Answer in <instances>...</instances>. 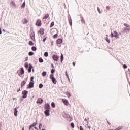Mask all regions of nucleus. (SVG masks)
Returning <instances> with one entry per match:
<instances>
[{
  "instance_id": "nucleus-1",
  "label": "nucleus",
  "mask_w": 130,
  "mask_h": 130,
  "mask_svg": "<svg viewBox=\"0 0 130 130\" xmlns=\"http://www.w3.org/2000/svg\"><path fill=\"white\" fill-rule=\"evenodd\" d=\"M50 78L52 80V82L54 84V85L56 84L57 81H56V79L54 77L53 74H50Z\"/></svg>"
},
{
  "instance_id": "nucleus-2",
  "label": "nucleus",
  "mask_w": 130,
  "mask_h": 130,
  "mask_svg": "<svg viewBox=\"0 0 130 130\" xmlns=\"http://www.w3.org/2000/svg\"><path fill=\"white\" fill-rule=\"evenodd\" d=\"M130 31V27H124L122 29V33H128Z\"/></svg>"
},
{
  "instance_id": "nucleus-3",
  "label": "nucleus",
  "mask_w": 130,
  "mask_h": 130,
  "mask_svg": "<svg viewBox=\"0 0 130 130\" xmlns=\"http://www.w3.org/2000/svg\"><path fill=\"white\" fill-rule=\"evenodd\" d=\"M22 94L23 95L22 98H23L24 99H26V98H27V97L28 96L27 95V94H28V91L26 90H23L22 92Z\"/></svg>"
},
{
  "instance_id": "nucleus-4",
  "label": "nucleus",
  "mask_w": 130,
  "mask_h": 130,
  "mask_svg": "<svg viewBox=\"0 0 130 130\" xmlns=\"http://www.w3.org/2000/svg\"><path fill=\"white\" fill-rule=\"evenodd\" d=\"M34 87V82H29V84L27 85V89H31Z\"/></svg>"
},
{
  "instance_id": "nucleus-5",
  "label": "nucleus",
  "mask_w": 130,
  "mask_h": 130,
  "mask_svg": "<svg viewBox=\"0 0 130 130\" xmlns=\"http://www.w3.org/2000/svg\"><path fill=\"white\" fill-rule=\"evenodd\" d=\"M52 58L55 61H58V58H59V56H58L57 55H54L52 56Z\"/></svg>"
},
{
  "instance_id": "nucleus-6",
  "label": "nucleus",
  "mask_w": 130,
  "mask_h": 130,
  "mask_svg": "<svg viewBox=\"0 0 130 130\" xmlns=\"http://www.w3.org/2000/svg\"><path fill=\"white\" fill-rule=\"evenodd\" d=\"M45 115L46 116H49L50 115V110H46L44 111Z\"/></svg>"
},
{
  "instance_id": "nucleus-7",
  "label": "nucleus",
  "mask_w": 130,
  "mask_h": 130,
  "mask_svg": "<svg viewBox=\"0 0 130 130\" xmlns=\"http://www.w3.org/2000/svg\"><path fill=\"white\" fill-rule=\"evenodd\" d=\"M44 108L46 110H50V105L48 103H47L45 104Z\"/></svg>"
},
{
  "instance_id": "nucleus-8",
  "label": "nucleus",
  "mask_w": 130,
  "mask_h": 130,
  "mask_svg": "<svg viewBox=\"0 0 130 130\" xmlns=\"http://www.w3.org/2000/svg\"><path fill=\"white\" fill-rule=\"evenodd\" d=\"M42 102H43V99L42 98H39L37 101L38 104H42Z\"/></svg>"
},
{
  "instance_id": "nucleus-9",
  "label": "nucleus",
  "mask_w": 130,
  "mask_h": 130,
  "mask_svg": "<svg viewBox=\"0 0 130 130\" xmlns=\"http://www.w3.org/2000/svg\"><path fill=\"white\" fill-rule=\"evenodd\" d=\"M36 26H38V27H40L41 26V20L38 19L36 23Z\"/></svg>"
},
{
  "instance_id": "nucleus-10",
  "label": "nucleus",
  "mask_w": 130,
  "mask_h": 130,
  "mask_svg": "<svg viewBox=\"0 0 130 130\" xmlns=\"http://www.w3.org/2000/svg\"><path fill=\"white\" fill-rule=\"evenodd\" d=\"M32 69H33V66L32 64H29V66L28 69V73H31V72H32Z\"/></svg>"
},
{
  "instance_id": "nucleus-11",
  "label": "nucleus",
  "mask_w": 130,
  "mask_h": 130,
  "mask_svg": "<svg viewBox=\"0 0 130 130\" xmlns=\"http://www.w3.org/2000/svg\"><path fill=\"white\" fill-rule=\"evenodd\" d=\"M30 36L32 40H34V41L35 40V34L34 33V32H31Z\"/></svg>"
},
{
  "instance_id": "nucleus-12",
  "label": "nucleus",
  "mask_w": 130,
  "mask_h": 130,
  "mask_svg": "<svg viewBox=\"0 0 130 130\" xmlns=\"http://www.w3.org/2000/svg\"><path fill=\"white\" fill-rule=\"evenodd\" d=\"M57 44H61L62 43V39H58L56 41Z\"/></svg>"
},
{
  "instance_id": "nucleus-13",
  "label": "nucleus",
  "mask_w": 130,
  "mask_h": 130,
  "mask_svg": "<svg viewBox=\"0 0 130 130\" xmlns=\"http://www.w3.org/2000/svg\"><path fill=\"white\" fill-rule=\"evenodd\" d=\"M24 74H25V71L24 70V68L22 67L21 68L20 74L22 76V75H24Z\"/></svg>"
},
{
  "instance_id": "nucleus-14",
  "label": "nucleus",
  "mask_w": 130,
  "mask_h": 130,
  "mask_svg": "<svg viewBox=\"0 0 130 130\" xmlns=\"http://www.w3.org/2000/svg\"><path fill=\"white\" fill-rule=\"evenodd\" d=\"M39 33H40L41 35H43V34H44V29L41 28L40 30H39Z\"/></svg>"
},
{
  "instance_id": "nucleus-15",
  "label": "nucleus",
  "mask_w": 130,
  "mask_h": 130,
  "mask_svg": "<svg viewBox=\"0 0 130 130\" xmlns=\"http://www.w3.org/2000/svg\"><path fill=\"white\" fill-rule=\"evenodd\" d=\"M10 5L13 7V8H16L17 6L16 5V3L14 1L11 2Z\"/></svg>"
},
{
  "instance_id": "nucleus-16",
  "label": "nucleus",
  "mask_w": 130,
  "mask_h": 130,
  "mask_svg": "<svg viewBox=\"0 0 130 130\" xmlns=\"http://www.w3.org/2000/svg\"><path fill=\"white\" fill-rule=\"evenodd\" d=\"M14 115L15 116H17V113H18V110H17V108H15L14 109Z\"/></svg>"
},
{
  "instance_id": "nucleus-17",
  "label": "nucleus",
  "mask_w": 130,
  "mask_h": 130,
  "mask_svg": "<svg viewBox=\"0 0 130 130\" xmlns=\"http://www.w3.org/2000/svg\"><path fill=\"white\" fill-rule=\"evenodd\" d=\"M36 124H37V122H36V123H33L32 124H31L29 126V130H31V127H33V126H35V125H36Z\"/></svg>"
},
{
  "instance_id": "nucleus-18",
  "label": "nucleus",
  "mask_w": 130,
  "mask_h": 130,
  "mask_svg": "<svg viewBox=\"0 0 130 130\" xmlns=\"http://www.w3.org/2000/svg\"><path fill=\"white\" fill-rule=\"evenodd\" d=\"M81 23L82 24H86V21H85V19H84V17H81Z\"/></svg>"
},
{
  "instance_id": "nucleus-19",
  "label": "nucleus",
  "mask_w": 130,
  "mask_h": 130,
  "mask_svg": "<svg viewBox=\"0 0 130 130\" xmlns=\"http://www.w3.org/2000/svg\"><path fill=\"white\" fill-rule=\"evenodd\" d=\"M63 101V103H64V104L65 105H68V104H69V101H68L67 100H62Z\"/></svg>"
},
{
  "instance_id": "nucleus-20",
  "label": "nucleus",
  "mask_w": 130,
  "mask_h": 130,
  "mask_svg": "<svg viewBox=\"0 0 130 130\" xmlns=\"http://www.w3.org/2000/svg\"><path fill=\"white\" fill-rule=\"evenodd\" d=\"M114 37H115L116 38H118V33L117 32V31H114Z\"/></svg>"
},
{
  "instance_id": "nucleus-21",
  "label": "nucleus",
  "mask_w": 130,
  "mask_h": 130,
  "mask_svg": "<svg viewBox=\"0 0 130 130\" xmlns=\"http://www.w3.org/2000/svg\"><path fill=\"white\" fill-rule=\"evenodd\" d=\"M62 61H63V54L61 53V63H62Z\"/></svg>"
},
{
  "instance_id": "nucleus-22",
  "label": "nucleus",
  "mask_w": 130,
  "mask_h": 130,
  "mask_svg": "<svg viewBox=\"0 0 130 130\" xmlns=\"http://www.w3.org/2000/svg\"><path fill=\"white\" fill-rule=\"evenodd\" d=\"M31 49L33 51H36V50H37V48L35 46H32Z\"/></svg>"
},
{
  "instance_id": "nucleus-23",
  "label": "nucleus",
  "mask_w": 130,
  "mask_h": 130,
  "mask_svg": "<svg viewBox=\"0 0 130 130\" xmlns=\"http://www.w3.org/2000/svg\"><path fill=\"white\" fill-rule=\"evenodd\" d=\"M48 17H49V14H47L45 15V16L43 18V19H47V18H48Z\"/></svg>"
},
{
  "instance_id": "nucleus-24",
  "label": "nucleus",
  "mask_w": 130,
  "mask_h": 130,
  "mask_svg": "<svg viewBox=\"0 0 130 130\" xmlns=\"http://www.w3.org/2000/svg\"><path fill=\"white\" fill-rule=\"evenodd\" d=\"M47 74V73L46 71H44L42 72L43 77H45V76H46Z\"/></svg>"
},
{
  "instance_id": "nucleus-25",
  "label": "nucleus",
  "mask_w": 130,
  "mask_h": 130,
  "mask_svg": "<svg viewBox=\"0 0 130 130\" xmlns=\"http://www.w3.org/2000/svg\"><path fill=\"white\" fill-rule=\"evenodd\" d=\"M39 61L40 62V63H42L43 62V59L42 58L40 57L39 58Z\"/></svg>"
},
{
  "instance_id": "nucleus-26",
  "label": "nucleus",
  "mask_w": 130,
  "mask_h": 130,
  "mask_svg": "<svg viewBox=\"0 0 130 130\" xmlns=\"http://www.w3.org/2000/svg\"><path fill=\"white\" fill-rule=\"evenodd\" d=\"M51 105L53 108L55 107V103H54V102H52Z\"/></svg>"
},
{
  "instance_id": "nucleus-27",
  "label": "nucleus",
  "mask_w": 130,
  "mask_h": 130,
  "mask_svg": "<svg viewBox=\"0 0 130 130\" xmlns=\"http://www.w3.org/2000/svg\"><path fill=\"white\" fill-rule=\"evenodd\" d=\"M106 10H107V11H108V12H109V11H110V6H107L106 7Z\"/></svg>"
},
{
  "instance_id": "nucleus-28",
  "label": "nucleus",
  "mask_w": 130,
  "mask_h": 130,
  "mask_svg": "<svg viewBox=\"0 0 130 130\" xmlns=\"http://www.w3.org/2000/svg\"><path fill=\"white\" fill-rule=\"evenodd\" d=\"M69 24L70 25L71 27H72V18L70 17V19H69Z\"/></svg>"
},
{
  "instance_id": "nucleus-29",
  "label": "nucleus",
  "mask_w": 130,
  "mask_h": 130,
  "mask_svg": "<svg viewBox=\"0 0 130 130\" xmlns=\"http://www.w3.org/2000/svg\"><path fill=\"white\" fill-rule=\"evenodd\" d=\"M34 54V52L30 51L28 53V55H29V56H32V55H33Z\"/></svg>"
},
{
  "instance_id": "nucleus-30",
  "label": "nucleus",
  "mask_w": 130,
  "mask_h": 130,
  "mask_svg": "<svg viewBox=\"0 0 130 130\" xmlns=\"http://www.w3.org/2000/svg\"><path fill=\"white\" fill-rule=\"evenodd\" d=\"M44 55L45 57H47L48 56V52H46L44 53Z\"/></svg>"
},
{
  "instance_id": "nucleus-31",
  "label": "nucleus",
  "mask_w": 130,
  "mask_h": 130,
  "mask_svg": "<svg viewBox=\"0 0 130 130\" xmlns=\"http://www.w3.org/2000/svg\"><path fill=\"white\" fill-rule=\"evenodd\" d=\"M25 84H26V82H25V81H23L21 82V87H23V86H25Z\"/></svg>"
},
{
  "instance_id": "nucleus-32",
  "label": "nucleus",
  "mask_w": 130,
  "mask_h": 130,
  "mask_svg": "<svg viewBox=\"0 0 130 130\" xmlns=\"http://www.w3.org/2000/svg\"><path fill=\"white\" fill-rule=\"evenodd\" d=\"M51 75H53V74L55 73V70H54V69H52L51 71Z\"/></svg>"
},
{
  "instance_id": "nucleus-33",
  "label": "nucleus",
  "mask_w": 130,
  "mask_h": 130,
  "mask_svg": "<svg viewBox=\"0 0 130 130\" xmlns=\"http://www.w3.org/2000/svg\"><path fill=\"white\" fill-rule=\"evenodd\" d=\"M25 6H26V2H24L21 5V8H25Z\"/></svg>"
},
{
  "instance_id": "nucleus-34",
  "label": "nucleus",
  "mask_w": 130,
  "mask_h": 130,
  "mask_svg": "<svg viewBox=\"0 0 130 130\" xmlns=\"http://www.w3.org/2000/svg\"><path fill=\"white\" fill-rule=\"evenodd\" d=\"M124 26H125L126 27V28H130V25L126 23H124Z\"/></svg>"
},
{
  "instance_id": "nucleus-35",
  "label": "nucleus",
  "mask_w": 130,
  "mask_h": 130,
  "mask_svg": "<svg viewBox=\"0 0 130 130\" xmlns=\"http://www.w3.org/2000/svg\"><path fill=\"white\" fill-rule=\"evenodd\" d=\"M34 77L32 76L31 78H30V82L31 83H34Z\"/></svg>"
},
{
  "instance_id": "nucleus-36",
  "label": "nucleus",
  "mask_w": 130,
  "mask_h": 130,
  "mask_svg": "<svg viewBox=\"0 0 130 130\" xmlns=\"http://www.w3.org/2000/svg\"><path fill=\"white\" fill-rule=\"evenodd\" d=\"M27 23H28V20H27L26 18H24L23 24H27Z\"/></svg>"
},
{
  "instance_id": "nucleus-37",
  "label": "nucleus",
  "mask_w": 130,
  "mask_h": 130,
  "mask_svg": "<svg viewBox=\"0 0 130 130\" xmlns=\"http://www.w3.org/2000/svg\"><path fill=\"white\" fill-rule=\"evenodd\" d=\"M25 68H27L29 67V64H28V62H25L24 64Z\"/></svg>"
},
{
  "instance_id": "nucleus-38",
  "label": "nucleus",
  "mask_w": 130,
  "mask_h": 130,
  "mask_svg": "<svg viewBox=\"0 0 130 130\" xmlns=\"http://www.w3.org/2000/svg\"><path fill=\"white\" fill-rule=\"evenodd\" d=\"M43 87V84H42V83L40 84L39 85V88H40V89H42V88Z\"/></svg>"
},
{
  "instance_id": "nucleus-39",
  "label": "nucleus",
  "mask_w": 130,
  "mask_h": 130,
  "mask_svg": "<svg viewBox=\"0 0 130 130\" xmlns=\"http://www.w3.org/2000/svg\"><path fill=\"white\" fill-rule=\"evenodd\" d=\"M106 41H107V42H108V43H110V40L108 39V37L106 38Z\"/></svg>"
},
{
  "instance_id": "nucleus-40",
  "label": "nucleus",
  "mask_w": 130,
  "mask_h": 130,
  "mask_svg": "<svg viewBox=\"0 0 130 130\" xmlns=\"http://www.w3.org/2000/svg\"><path fill=\"white\" fill-rule=\"evenodd\" d=\"M54 26V22H52L50 25V28L53 27Z\"/></svg>"
},
{
  "instance_id": "nucleus-41",
  "label": "nucleus",
  "mask_w": 130,
  "mask_h": 130,
  "mask_svg": "<svg viewBox=\"0 0 130 130\" xmlns=\"http://www.w3.org/2000/svg\"><path fill=\"white\" fill-rule=\"evenodd\" d=\"M57 36H58V35L57 34H56L53 36V38H54L55 39L57 38Z\"/></svg>"
},
{
  "instance_id": "nucleus-42",
  "label": "nucleus",
  "mask_w": 130,
  "mask_h": 130,
  "mask_svg": "<svg viewBox=\"0 0 130 130\" xmlns=\"http://www.w3.org/2000/svg\"><path fill=\"white\" fill-rule=\"evenodd\" d=\"M67 96H68L69 98H70V97H71V93H70L69 92H67Z\"/></svg>"
},
{
  "instance_id": "nucleus-43",
  "label": "nucleus",
  "mask_w": 130,
  "mask_h": 130,
  "mask_svg": "<svg viewBox=\"0 0 130 130\" xmlns=\"http://www.w3.org/2000/svg\"><path fill=\"white\" fill-rule=\"evenodd\" d=\"M71 125L72 127H73V128H74V127H75V124H74L73 122H72L71 123Z\"/></svg>"
},
{
  "instance_id": "nucleus-44",
  "label": "nucleus",
  "mask_w": 130,
  "mask_h": 130,
  "mask_svg": "<svg viewBox=\"0 0 130 130\" xmlns=\"http://www.w3.org/2000/svg\"><path fill=\"white\" fill-rule=\"evenodd\" d=\"M29 45H31V46L33 45H34L33 42L30 41L29 42Z\"/></svg>"
},
{
  "instance_id": "nucleus-45",
  "label": "nucleus",
  "mask_w": 130,
  "mask_h": 130,
  "mask_svg": "<svg viewBox=\"0 0 130 130\" xmlns=\"http://www.w3.org/2000/svg\"><path fill=\"white\" fill-rule=\"evenodd\" d=\"M98 12L99 14L101 13V11H100V9H99V7H97Z\"/></svg>"
},
{
  "instance_id": "nucleus-46",
  "label": "nucleus",
  "mask_w": 130,
  "mask_h": 130,
  "mask_svg": "<svg viewBox=\"0 0 130 130\" xmlns=\"http://www.w3.org/2000/svg\"><path fill=\"white\" fill-rule=\"evenodd\" d=\"M41 127H42V124L40 123L39 126V128H40V129H41Z\"/></svg>"
},
{
  "instance_id": "nucleus-47",
  "label": "nucleus",
  "mask_w": 130,
  "mask_h": 130,
  "mask_svg": "<svg viewBox=\"0 0 130 130\" xmlns=\"http://www.w3.org/2000/svg\"><path fill=\"white\" fill-rule=\"evenodd\" d=\"M111 37H112V38H113V37H114V34L113 32L111 34Z\"/></svg>"
},
{
  "instance_id": "nucleus-48",
  "label": "nucleus",
  "mask_w": 130,
  "mask_h": 130,
  "mask_svg": "<svg viewBox=\"0 0 130 130\" xmlns=\"http://www.w3.org/2000/svg\"><path fill=\"white\" fill-rule=\"evenodd\" d=\"M123 68L124 69H126V68H127V66H126V64H124V65L123 66Z\"/></svg>"
},
{
  "instance_id": "nucleus-49",
  "label": "nucleus",
  "mask_w": 130,
  "mask_h": 130,
  "mask_svg": "<svg viewBox=\"0 0 130 130\" xmlns=\"http://www.w3.org/2000/svg\"><path fill=\"white\" fill-rule=\"evenodd\" d=\"M66 76L67 77H69V74H68V71H66Z\"/></svg>"
},
{
  "instance_id": "nucleus-50",
  "label": "nucleus",
  "mask_w": 130,
  "mask_h": 130,
  "mask_svg": "<svg viewBox=\"0 0 130 130\" xmlns=\"http://www.w3.org/2000/svg\"><path fill=\"white\" fill-rule=\"evenodd\" d=\"M80 130H84V128L82 126H80Z\"/></svg>"
},
{
  "instance_id": "nucleus-51",
  "label": "nucleus",
  "mask_w": 130,
  "mask_h": 130,
  "mask_svg": "<svg viewBox=\"0 0 130 130\" xmlns=\"http://www.w3.org/2000/svg\"><path fill=\"white\" fill-rule=\"evenodd\" d=\"M121 129V127H119L117 128H116L115 130H120Z\"/></svg>"
},
{
  "instance_id": "nucleus-52",
  "label": "nucleus",
  "mask_w": 130,
  "mask_h": 130,
  "mask_svg": "<svg viewBox=\"0 0 130 130\" xmlns=\"http://www.w3.org/2000/svg\"><path fill=\"white\" fill-rule=\"evenodd\" d=\"M85 121H87V123H89V121H88V119L87 118L85 119Z\"/></svg>"
},
{
  "instance_id": "nucleus-53",
  "label": "nucleus",
  "mask_w": 130,
  "mask_h": 130,
  "mask_svg": "<svg viewBox=\"0 0 130 130\" xmlns=\"http://www.w3.org/2000/svg\"><path fill=\"white\" fill-rule=\"evenodd\" d=\"M46 39H47L46 38H44V39H43V42H45V41L46 40Z\"/></svg>"
},
{
  "instance_id": "nucleus-54",
  "label": "nucleus",
  "mask_w": 130,
  "mask_h": 130,
  "mask_svg": "<svg viewBox=\"0 0 130 130\" xmlns=\"http://www.w3.org/2000/svg\"><path fill=\"white\" fill-rule=\"evenodd\" d=\"M25 61H28V57L25 58Z\"/></svg>"
},
{
  "instance_id": "nucleus-55",
  "label": "nucleus",
  "mask_w": 130,
  "mask_h": 130,
  "mask_svg": "<svg viewBox=\"0 0 130 130\" xmlns=\"http://www.w3.org/2000/svg\"><path fill=\"white\" fill-rule=\"evenodd\" d=\"M107 123H108L109 125H110V124H111L110 123V122H108V121H107Z\"/></svg>"
},
{
  "instance_id": "nucleus-56",
  "label": "nucleus",
  "mask_w": 130,
  "mask_h": 130,
  "mask_svg": "<svg viewBox=\"0 0 130 130\" xmlns=\"http://www.w3.org/2000/svg\"><path fill=\"white\" fill-rule=\"evenodd\" d=\"M73 65L74 66V67H75V66L76 65V63H75V62H73Z\"/></svg>"
},
{
  "instance_id": "nucleus-57",
  "label": "nucleus",
  "mask_w": 130,
  "mask_h": 130,
  "mask_svg": "<svg viewBox=\"0 0 130 130\" xmlns=\"http://www.w3.org/2000/svg\"><path fill=\"white\" fill-rule=\"evenodd\" d=\"M51 45H52V46L53 45V42H51Z\"/></svg>"
},
{
  "instance_id": "nucleus-58",
  "label": "nucleus",
  "mask_w": 130,
  "mask_h": 130,
  "mask_svg": "<svg viewBox=\"0 0 130 130\" xmlns=\"http://www.w3.org/2000/svg\"><path fill=\"white\" fill-rule=\"evenodd\" d=\"M23 101V98L20 99V102H22Z\"/></svg>"
},
{
  "instance_id": "nucleus-59",
  "label": "nucleus",
  "mask_w": 130,
  "mask_h": 130,
  "mask_svg": "<svg viewBox=\"0 0 130 130\" xmlns=\"http://www.w3.org/2000/svg\"><path fill=\"white\" fill-rule=\"evenodd\" d=\"M20 88H19L18 89H17V92H20Z\"/></svg>"
},
{
  "instance_id": "nucleus-60",
  "label": "nucleus",
  "mask_w": 130,
  "mask_h": 130,
  "mask_svg": "<svg viewBox=\"0 0 130 130\" xmlns=\"http://www.w3.org/2000/svg\"><path fill=\"white\" fill-rule=\"evenodd\" d=\"M51 67H52V68H54V66H53V64H51Z\"/></svg>"
},
{
  "instance_id": "nucleus-61",
  "label": "nucleus",
  "mask_w": 130,
  "mask_h": 130,
  "mask_svg": "<svg viewBox=\"0 0 130 130\" xmlns=\"http://www.w3.org/2000/svg\"><path fill=\"white\" fill-rule=\"evenodd\" d=\"M35 128L36 129L38 130V127H35Z\"/></svg>"
},
{
  "instance_id": "nucleus-62",
  "label": "nucleus",
  "mask_w": 130,
  "mask_h": 130,
  "mask_svg": "<svg viewBox=\"0 0 130 130\" xmlns=\"http://www.w3.org/2000/svg\"><path fill=\"white\" fill-rule=\"evenodd\" d=\"M67 79L69 80V82H70V77L68 76V77H67Z\"/></svg>"
},
{
  "instance_id": "nucleus-63",
  "label": "nucleus",
  "mask_w": 130,
  "mask_h": 130,
  "mask_svg": "<svg viewBox=\"0 0 130 130\" xmlns=\"http://www.w3.org/2000/svg\"><path fill=\"white\" fill-rule=\"evenodd\" d=\"M0 34H2V29L0 28Z\"/></svg>"
},
{
  "instance_id": "nucleus-64",
  "label": "nucleus",
  "mask_w": 130,
  "mask_h": 130,
  "mask_svg": "<svg viewBox=\"0 0 130 130\" xmlns=\"http://www.w3.org/2000/svg\"><path fill=\"white\" fill-rule=\"evenodd\" d=\"M88 128H89V129H91V126H88Z\"/></svg>"
}]
</instances>
